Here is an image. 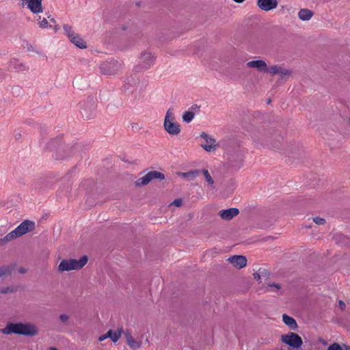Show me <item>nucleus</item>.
I'll use <instances>...</instances> for the list:
<instances>
[{
  "label": "nucleus",
  "instance_id": "obj_40",
  "mask_svg": "<svg viewBox=\"0 0 350 350\" xmlns=\"http://www.w3.org/2000/svg\"><path fill=\"white\" fill-rule=\"evenodd\" d=\"M49 350H58V349L55 347H50Z\"/></svg>",
  "mask_w": 350,
  "mask_h": 350
},
{
  "label": "nucleus",
  "instance_id": "obj_31",
  "mask_svg": "<svg viewBox=\"0 0 350 350\" xmlns=\"http://www.w3.org/2000/svg\"><path fill=\"white\" fill-rule=\"evenodd\" d=\"M313 221L317 225H323L325 223V220L323 218H321V217H314Z\"/></svg>",
  "mask_w": 350,
  "mask_h": 350
},
{
  "label": "nucleus",
  "instance_id": "obj_30",
  "mask_svg": "<svg viewBox=\"0 0 350 350\" xmlns=\"http://www.w3.org/2000/svg\"><path fill=\"white\" fill-rule=\"evenodd\" d=\"M70 319V317L68 314H62L59 315V320L62 323L66 324L68 322Z\"/></svg>",
  "mask_w": 350,
  "mask_h": 350
},
{
  "label": "nucleus",
  "instance_id": "obj_34",
  "mask_svg": "<svg viewBox=\"0 0 350 350\" xmlns=\"http://www.w3.org/2000/svg\"><path fill=\"white\" fill-rule=\"evenodd\" d=\"M27 69H28V67L26 66L25 65L23 64H19L18 65V66L16 67V70L18 71L26 70Z\"/></svg>",
  "mask_w": 350,
  "mask_h": 350
},
{
  "label": "nucleus",
  "instance_id": "obj_16",
  "mask_svg": "<svg viewBox=\"0 0 350 350\" xmlns=\"http://www.w3.org/2000/svg\"><path fill=\"white\" fill-rule=\"evenodd\" d=\"M124 335H125L126 343L131 348H132L133 349H137L141 347L142 342L140 341L135 340L133 338V336H131V334L129 332H125Z\"/></svg>",
  "mask_w": 350,
  "mask_h": 350
},
{
  "label": "nucleus",
  "instance_id": "obj_4",
  "mask_svg": "<svg viewBox=\"0 0 350 350\" xmlns=\"http://www.w3.org/2000/svg\"><path fill=\"white\" fill-rule=\"evenodd\" d=\"M155 60V54L149 50H145L140 53L138 64L133 69L137 72L146 70L154 65Z\"/></svg>",
  "mask_w": 350,
  "mask_h": 350
},
{
  "label": "nucleus",
  "instance_id": "obj_9",
  "mask_svg": "<svg viewBox=\"0 0 350 350\" xmlns=\"http://www.w3.org/2000/svg\"><path fill=\"white\" fill-rule=\"evenodd\" d=\"M246 68L255 69L259 72H268V66L262 59H254L249 61L245 64Z\"/></svg>",
  "mask_w": 350,
  "mask_h": 350
},
{
  "label": "nucleus",
  "instance_id": "obj_1",
  "mask_svg": "<svg viewBox=\"0 0 350 350\" xmlns=\"http://www.w3.org/2000/svg\"><path fill=\"white\" fill-rule=\"evenodd\" d=\"M1 332L5 335L15 334L18 335L33 336H36L38 329L31 323H8L5 327L1 329Z\"/></svg>",
  "mask_w": 350,
  "mask_h": 350
},
{
  "label": "nucleus",
  "instance_id": "obj_6",
  "mask_svg": "<svg viewBox=\"0 0 350 350\" xmlns=\"http://www.w3.org/2000/svg\"><path fill=\"white\" fill-rule=\"evenodd\" d=\"M121 63L119 62L111 59L109 61L102 63L100 66V71L102 74L105 75H112L117 74L121 68Z\"/></svg>",
  "mask_w": 350,
  "mask_h": 350
},
{
  "label": "nucleus",
  "instance_id": "obj_3",
  "mask_svg": "<svg viewBox=\"0 0 350 350\" xmlns=\"http://www.w3.org/2000/svg\"><path fill=\"white\" fill-rule=\"evenodd\" d=\"M88 262V257L83 256L79 259H63L57 267V271L60 273L79 270L83 268Z\"/></svg>",
  "mask_w": 350,
  "mask_h": 350
},
{
  "label": "nucleus",
  "instance_id": "obj_14",
  "mask_svg": "<svg viewBox=\"0 0 350 350\" xmlns=\"http://www.w3.org/2000/svg\"><path fill=\"white\" fill-rule=\"evenodd\" d=\"M278 2L277 0H258L257 5L258 8L265 12L272 10L277 8Z\"/></svg>",
  "mask_w": 350,
  "mask_h": 350
},
{
  "label": "nucleus",
  "instance_id": "obj_32",
  "mask_svg": "<svg viewBox=\"0 0 350 350\" xmlns=\"http://www.w3.org/2000/svg\"><path fill=\"white\" fill-rule=\"evenodd\" d=\"M327 350H343L342 348L338 343H334L330 345Z\"/></svg>",
  "mask_w": 350,
  "mask_h": 350
},
{
  "label": "nucleus",
  "instance_id": "obj_35",
  "mask_svg": "<svg viewBox=\"0 0 350 350\" xmlns=\"http://www.w3.org/2000/svg\"><path fill=\"white\" fill-rule=\"evenodd\" d=\"M182 200L181 199H176L171 204H173L177 207H179L182 205Z\"/></svg>",
  "mask_w": 350,
  "mask_h": 350
},
{
  "label": "nucleus",
  "instance_id": "obj_21",
  "mask_svg": "<svg viewBox=\"0 0 350 350\" xmlns=\"http://www.w3.org/2000/svg\"><path fill=\"white\" fill-rule=\"evenodd\" d=\"M150 182H151V180H150V178L148 177V174H146L144 176L138 178L135 181V185L137 187H142V186L147 185Z\"/></svg>",
  "mask_w": 350,
  "mask_h": 350
},
{
  "label": "nucleus",
  "instance_id": "obj_22",
  "mask_svg": "<svg viewBox=\"0 0 350 350\" xmlns=\"http://www.w3.org/2000/svg\"><path fill=\"white\" fill-rule=\"evenodd\" d=\"M282 286L279 283H268L265 287V291L267 292H278L281 289Z\"/></svg>",
  "mask_w": 350,
  "mask_h": 350
},
{
  "label": "nucleus",
  "instance_id": "obj_18",
  "mask_svg": "<svg viewBox=\"0 0 350 350\" xmlns=\"http://www.w3.org/2000/svg\"><path fill=\"white\" fill-rule=\"evenodd\" d=\"M122 333L123 329L122 328H119L116 331L109 329L108 331V336L113 342H116L120 338Z\"/></svg>",
  "mask_w": 350,
  "mask_h": 350
},
{
  "label": "nucleus",
  "instance_id": "obj_12",
  "mask_svg": "<svg viewBox=\"0 0 350 350\" xmlns=\"http://www.w3.org/2000/svg\"><path fill=\"white\" fill-rule=\"evenodd\" d=\"M268 72L274 75H278L281 77H290L292 75V71L280 65H273L268 67Z\"/></svg>",
  "mask_w": 350,
  "mask_h": 350
},
{
  "label": "nucleus",
  "instance_id": "obj_10",
  "mask_svg": "<svg viewBox=\"0 0 350 350\" xmlns=\"http://www.w3.org/2000/svg\"><path fill=\"white\" fill-rule=\"evenodd\" d=\"M23 5H26L33 14H40L43 12L42 0H21Z\"/></svg>",
  "mask_w": 350,
  "mask_h": 350
},
{
  "label": "nucleus",
  "instance_id": "obj_17",
  "mask_svg": "<svg viewBox=\"0 0 350 350\" xmlns=\"http://www.w3.org/2000/svg\"><path fill=\"white\" fill-rule=\"evenodd\" d=\"M282 321L291 330H296L298 328L296 321L293 317L286 314L282 315Z\"/></svg>",
  "mask_w": 350,
  "mask_h": 350
},
{
  "label": "nucleus",
  "instance_id": "obj_29",
  "mask_svg": "<svg viewBox=\"0 0 350 350\" xmlns=\"http://www.w3.org/2000/svg\"><path fill=\"white\" fill-rule=\"evenodd\" d=\"M10 273V270L8 267H0V278L5 276Z\"/></svg>",
  "mask_w": 350,
  "mask_h": 350
},
{
  "label": "nucleus",
  "instance_id": "obj_23",
  "mask_svg": "<svg viewBox=\"0 0 350 350\" xmlns=\"http://www.w3.org/2000/svg\"><path fill=\"white\" fill-rule=\"evenodd\" d=\"M147 174L151 181L154 179L163 180L165 178V175L157 171H150L148 172Z\"/></svg>",
  "mask_w": 350,
  "mask_h": 350
},
{
  "label": "nucleus",
  "instance_id": "obj_33",
  "mask_svg": "<svg viewBox=\"0 0 350 350\" xmlns=\"http://www.w3.org/2000/svg\"><path fill=\"white\" fill-rule=\"evenodd\" d=\"M14 291V289L11 287H6L1 288V293H9Z\"/></svg>",
  "mask_w": 350,
  "mask_h": 350
},
{
  "label": "nucleus",
  "instance_id": "obj_13",
  "mask_svg": "<svg viewBox=\"0 0 350 350\" xmlns=\"http://www.w3.org/2000/svg\"><path fill=\"white\" fill-rule=\"evenodd\" d=\"M227 261L236 269H240L247 265V258L241 255H234L229 257Z\"/></svg>",
  "mask_w": 350,
  "mask_h": 350
},
{
  "label": "nucleus",
  "instance_id": "obj_5",
  "mask_svg": "<svg viewBox=\"0 0 350 350\" xmlns=\"http://www.w3.org/2000/svg\"><path fill=\"white\" fill-rule=\"evenodd\" d=\"M64 31L66 36L69 38L70 41L75 44L77 47L84 49L87 48L86 42L82 37L77 33L69 25H64L63 26Z\"/></svg>",
  "mask_w": 350,
  "mask_h": 350
},
{
  "label": "nucleus",
  "instance_id": "obj_38",
  "mask_svg": "<svg viewBox=\"0 0 350 350\" xmlns=\"http://www.w3.org/2000/svg\"><path fill=\"white\" fill-rule=\"evenodd\" d=\"M344 347H345L344 350H350V347L349 346L345 345Z\"/></svg>",
  "mask_w": 350,
  "mask_h": 350
},
{
  "label": "nucleus",
  "instance_id": "obj_2",
  "mask_svg": "<svg viewBox=\"0 0 350 350\" xmlns=\"http://www.w3.org/2000/svg\"><path fill=\"white\" fill-rule=\"evenodd\" d=\"M163 128L165 131L172 136L178 135L181 131V126L176 120L172 108L168 109L166 111L163 121Z\"/></svg>",
  "mask_w": 350,
  "mask_h": 350
},
{
  "label": "nucleus",
  "instance_id": "obj_15",
  "mask_svg": "<svg viewBox=\"0 0 350 350\" xmlns=\"http://www.w3.org/2000/svg\"><path fill=\"white\" fill-rule=\"evenodd\" d=\"M239 213L238 208H230L226 210H221L219 212V215L220 217L224 220H230L235 216H237Z\"/></svg>",
  "mask_w": 350,
  "mask_h": 350
},
{
  "label": "nucleus",
  "instance_id": "obj_25",
  "mask_svg": "<svg viewBox=\"0 0 350 350\" xmlns=\"http://www.w3.org/2000/svg\"><path fill=\"white\" fill-rule=\"evenodd\" d=\"M195 114L193 112L187 111H185L183 115V120L186 123L191 122L194 118Z\"/></svg>",
  "mask_w": 350,
  "mask_h": 350
},
{
  "label": "nucleus",
  "instance_id": "obj_11",
  "mask_svg": "<svg viewBox=\"0 0 350 350\" xmlns=\"http://www.w3.org/2000/svg\"><path fill=\"white\" fill-rule=\"evenodd\" d=\"M200 137L204 140V143L201 144V146L207 152H213L216 150L217 144L215 139L209 137L206 133L202 132Z\"/></svg>",
  "mask_w": 350,
  "mask_h": 350
},
{
  "label": "nucleus",
  "instance_id": "obj_24",
  "mask_svg": "<svg viewBox=\"0 0 350 350\" xmlns=\"http://www.w3.org/2000/svg\"><path fill=\"white\" fill-rule=\"evenodd\" d=\"M18 238L14 232L12 230L8 233L5 237L0 239V245H4L8 242L12 241L14 239Z\"/></svg>",
  "mask_w": 350,
  "mask_h": 350
},
{
  "label": "nucleus",
  "instance_id": "obj_26",
  "mask_svg": "<svg viewBox=\"0 0 350 350\" xmlns=\"http://www.w3.org/2000/svg\"><path fill=\"white\" fill-rule=\"evenodd\" d=\"M36 21H38L39 27L41 28H48V27H51V25H49V22L47 21V20L45 18L41 19L40 16H39L36 19Z\"/></svg>",
  "mask_w": 350,
  "mask_h": 350
},
{
  "label": "nucleus",
  "instance_id": "obj_27",
  "mask_svg": "<svg viewBox=\"0 0 350 350\" xmlns=\"http://www.w3.org/2000/svg\"><path fill=\"white\" fill-rule=\"evenodd\" d=\"M198 175V171H191V172H185V173H181L180 174V176H182L183 177L187 178H189L191 180L193 179Z\"/></svg>",
  "mask_w": 350,
  "mask_h": 350
},
{
  "label": "nucleus",
  "instance_id": "obj_37",
  "mask_svg": "<svg viewBox=\"0 0 350 350\" xmlns=\"http://www.w3.org/2000/svg\"><path fill=\"white\" fill-rule=\"evenodd\" d=\"M338 304H339V306L341 308V310H344L345 309V304L344 301L340 300V301H339Z\"/></svg>",
  "mask_w": 350,
  "mask_h": 350
},
{
  "label": "nucleus",
  "instance_id": "obj_19",
  "mask_svg": "<svg viewBox=\"0 0 350 350\" xmlns=\"http://www.w3.org/2000/svg\"><path fill=\"white\" fill-rule=\"evenodd\" d=\"M312 12L308 9H301L298 12V17L302 21H308L312 16Z\"/></svg>",
  "mask_w": 350,
  "mask_h": 350
},
{
  "label": "nucleus",
  "instance_id": "obj_41",
  "mask_svg": "<svg viewBox=\"0 0 350 350\" xmlns=\"http://www.w3.org/2000/svg\"><path fill=\"white\" fill-rule=\"evenodd\" d=\"M58 29L57 27H55V30L57 31Z\"/></svg>",
  "mask_w": 350,
  "mask_h": 350
},
{
  "label": "nucleus",
  "instance_id": "obj_20",
  "mask_svg": "<svg viewBox=\"0 0 350 350\" xmlns=\"http://www.w3.org/2000/svg\"><path fill=\"white\" fill-rule=\"evenodd\" d=\"M254 279L258 282H260V280L262 278H266L267 276V271L265 269L260 268L254 274Z\"/></svg>",
  "mask_w": 350,
  "mask_h": 350
},
{
  "label": "nucleus",
  "instance_id": "obj_39",
  "mask_svg": "<svg viewBox=\"0 0 350 350\" xmlns=\"http://www.w3.org/2000/svg\"><path fill=\"white\" fill-rule=\"evenodd\" d=\"M51 22H52L53 23H55V21L53 18H51L50 19Z\"/></svg>",
  "mask_w": 350,
  "mask_h": 350
},
{
  "label": "nucleus",
  "instance_id": "obj_8",
  "mask_svg": "<svg viewBox=\"0 0 350 350\" xmlns=\"http://www.w3.org/2000/svg\"><path fill=\"white\" fill-rule=\"evenodd\" d=\"M35 228V223L29 220L23 221L13 231L17 237H21L26 233L33 230Z\"/></svg>",
  "mask_w": 350,
  "mask_h": 350
},
{
  "label": "nucleus",
  "instance_id": "obj_36",
  "mask_svg": "<svg viewBox=\"0 0 350 350\" xmlns=\"http://www.w3.org/2000/svg\"><path fill=\"white\" fill-rule=\"evenodd\" d=\"M108 338H109V336H108V332H107L106 334L100 336L98 337V340L100 342H101V341H103V340H105V339H107Z\"/></svg>",
  "mask_w": 350,
  "mask_h": 350
},
{
  "label": "nucleus",
  "instance_id": "obj_7",
  "mask_svg": "<svg viewBox=\"0 0 350 350\" xmlns=\"http://www.w3.org/2000/svg\"><path fill=\"white\" fill-rule=\"evenodd\" d=\"M280 340L283 343L294 349H299L303 344L301 338L293 332L282 335Z\"/></svg>",
  "mask_w": 350,
  "mask_h": 350
},
{
  "label": "nucleus",
  "instance_id": "obj_28",
  "mask_svg": "<svg viewBox=\"0 0 350 350\" xmlns=\"http://www.w3.org/2000/svg\"><path fill=\"white\" fill-rule=\"evenodd\" d=\"M202 173L205 177L206 180L208 182V183L210 185H213L214 183V180L212 178V177L211 176L208 171L206 169H204L202 170Z\"/></svg>",
  "mask_w": 350,
  "mask_h": 350
}]
</instances>
